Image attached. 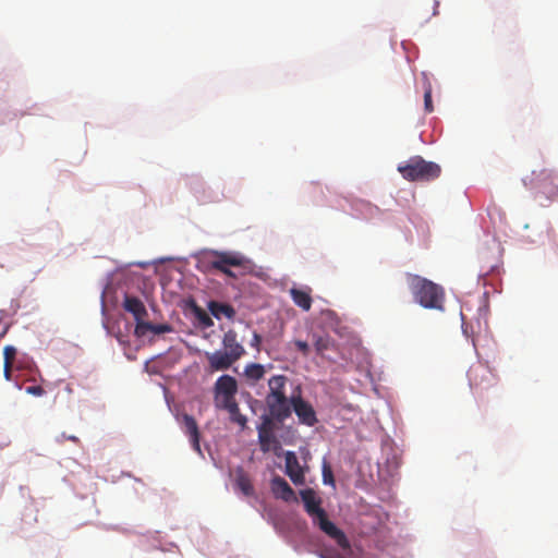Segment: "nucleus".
<instances>
[{"mask_svg":"<svg viewBox=\"0 0 558 558\" xmlns=\"http://www.w3.org/2000/svg\"><path fill=\"white\" fill-rule=\"evenodd\" d=\"M301 499L304 505V510L312 519L315 526H318L327 536L332 538L341 548L348 549L350 547L345 534L332 523L322 508V498L317 496L316 492L312 488H305L300 492Z\"/></svg>","mask_w":558,"mask_h":558,"instance_id":"obj_1","label":"nucleus"},{"mask_svg":"<svg viewBox=\"0 0 558 558\" xmlns=\"http://www.w3.org/2000/svg\"><path fill=\"white\" fill-rule=\"evenodd\" d=\"M409 286L415 301L423 307L444 308L445 293L440 286L416 275L409 277Z\"/></svg>","mask_w":558,"mask_h":558,"instance_id":"obj_2","label":"nucleus"},{"mask_svg":"<svg viewBox=\"0 0 558 558\" xmlns=\"http://www.w3.org/2000/svg\"><path fill=\"white\" fill-rule=\"evenodd\" d=\"M199 263L206 268L215 269L230 278H236L231 267H245L248 260L239 252L210 250L201 254Z\"/></svg>","mask_w":558,"mask_h":558,"instance_id":"obj_3","label":"nucleus"},{"mask_svg":"<svg viewBox=\"0 0 558 558\" xmlns=\"http://www.w3.org/2000/svg\"><path fill=\"white\" fill-rule=\"evenodd\" d=\"M398 171L407 181H432L441 173L438 163L425 160L422 156H413L399 163Z\"/></svg>","mask_w":558,"mask_h":558,"instance_id":"obj_4","label":"nucleus"},{"mask_svg":"<svg viewBox=\"0 0 558 558\" xmlns=\"http://www.w3.org/2000/svg\"><path fill=\"white\" fill-rule=\"evenodd\" d=\"M469 386L478 400L486 398L488 391L497 386L498 378L493 371L483 363H475L468 371Z\"/></svg>","mask_w":558,"mask_h":558,"instance_id":"obj_5","label":"nucleus"},{"mask_svg":"<svg viewBox=\"0 0 558 558\" xmlns=\"http://www.w3.org/2000/svg\"><path fill=\"white\" fill-rule=\"evenodd\" d=\"M238 383L230 375L220 376L214 387V401L217 409L225 410L236 403Z\"/></svg>","mask_w":558,"mask_h":558,"instance_id":"obj_6","label":"nucleus"},{"mask_svg":"<svg viewBox=\"0 0 558 558\" xmlns=\"http://www.w3.org/2000/svg\"><path fill=\"white\" fill-rule=\"evenodd\" d=\"M274 421L270 416L263 415L262 423L257 426L258 442L264 453L276 451L280 447L279 440L275 436Z\"/></svg>","mask_w":558,"mask_h":558,"instance_id":"obj_7","label":"nucleus"},{"mask_svg":"<svg viewBox=\"0 0 558 558\" xmlns=\"http://www.w3.org/2000/svg\"><path fill=\"white\" fill-rule=\"evenodd\" d=\"M291 405L300 423L311 427L317 423L314 408L310 402L305 401L301 395L291 397Z\"/></svg>","mask_w":558,"mask_h":558,"instance_id":"obj_8","label":"nucleus"},{"mask_svg":"<svg viewBox=\"0 0 558 558\" xmlns=\"http://www.w3.org/2000/svg\"><path fill=\"white\" fill-rule=\"evenodd\" d=\"M266 403L269 409L271 420L282 423L291 415V399L283 397H266Z\"/></svg>","mask_w":558,"mask_h":558,"instance_id":"obj_9","label":"nucleus"},{"mask_svg":"<svg viewBox=\"0 0 558 558\" xmlns=\"http://www.w3.org/2000/svg\"><path fill=\"white\" fill-rule=\"evenodd\" d=\"M286 474L295 485H303L305 482L304 471L296 454L293 451H287L284 454Z\"/></svg>","mask_w":558,"mask_h":558,"instance_id":"obj_10","label":"nucleus"},{"mask_svg":"<svg viewBox=\"0 0 558 558\" xmlns=\"http://www.w3.org/2000/svg\"><path fill=\"white\" fill-rule=\"evenodd\" d=\"M206 359L211 371H225L232 366L238 360L225 351L207 352Z\"/></svg>","mask_w":558,"mask_h":558,"instance_id":"obj_11","label":"nucleus"},{"mask_svg":"<svg viewBox=\"0 0 558 558\" xmlns=\"http://www.w3.org/2000/svg\"><path fill=\"white\" fill-rule=\"evenodd\" d=\"M271 492L274 496L278 499H282L284 501H295V493L288 484V482L279 475H276L271 480Z\"/></svg>","mask_w":558,"mask_h":558,"instance_id":"obj_12","label":"nucleus"},{"mask_svg":"<svg viewBox=\"0 0 558 558\" xmlns=\"http://www.w3.org/2000/svg\"><path fill=\"white\" fill-rule=\"evenodd\" d=\"M222 347L225 352L240 360L245 354L244 347L238 341V335L233 329H229L225 332L222 338Z\"/></svg>","mask_w":558,"mask_h":558,"instance_id":"obj_13","label":"nucleus"},{"mask_svg":"<svg viewBox=\"0 0 558 558\" xmlns=\"http://www.w3.org/2000/svg\"><path fill=\"white\" fill-rule=\"evenodd\" d=\"M182 422L184 425V432L190 437L191 445L193 449L202 454L201 445H199V429L195 418L190 414H183Z\"/></svg>","mask_w":558,"mask_h":558,"instance_id":"obj_14","label":"nucleus"},{"mask_svg":"<svg viewBox=\"0 0 558 558\" xmlns=\"http://www.w3.org/2000/svg\"><path fill=\"white\" fill-rule=\"evenodd\" d=\"M123 308L134 316L136 324L143 323L144 318L147 316L144 303L136 296L125 295Z\"/></svg>","mask_w":558,"mask_h":558,"instance_id":"obj_15","label":"nucleus"},{"mask_svg":"<svg viewBox=\"0 0 558 558\" xmlns=\"http://www.w3.org/2000/svg\"><path fill=\"white\" fill-rule=\"evenodd\" d=\"M539 177H542V182L538 187L542 192L547 193L549 197H558V175L544 169L539 172Z\"/></svg>","mask_w":558,"mask_h":558,"instance_id":"obj_16","label":"nucleus"},{"mask_svg":"<svg viewBox=\"0 0 558 558\" xmlns=\"http://www.w3.org/2000/svg\"><path fill=\"white\" fill-rule=\"evenodd\" d=\"M234 484H235V488L239 489L244 496H246V497L254 496L255 489L252 484L251 477L243 470V468H238L235 470Z\"/></svg>","mask_w":558,"mask_h":558,"instance_id":"obj_17","label":"nucleus"},{"mask_svg":"<svg viewBox=\"0 0 558 558\" xmlns=\"http://www.w3.org/2000/svg\"><path fill=\"white\" fill-rule=\"evenodd\" d=\"M290 295L294 304L299 307H301L303 311H310L312 307V296H311V289L303 290L298 288H292L290 290Z\"/></svg>","mask_w":558,"mask_h":558,"instance_id":"obj_18","label":"nucleus"},{"mask_svg":"<svg viewBox=\"0 0 558 558\" xmlns=\"http://www.w3.org/2000/svg\"><path fill=\"white\" fill-rule=\"evenodd\" d=\"M208 308L211 315L217 319H220L222 316L227 317L228 319H233L235 316V310L227 303L211 301L208 304Z\"/></svg>","mask_w":558,"mask_h":558,"instance_id":"obj_19","label":"nucleus"},{"mask_svg":"<svg viewBox=\"0 0 558 558\" xmlns=\"http://www.w3.org/2000/svg\"><path fill=\"white\" fill-rule=\"evenodd\" d=\"M170 330H171V327L168 324L155 325V324L147 323V322L136 324V327H135V333L138 337L144 336L146 333V331H151L155 335H160V333L169 332Z\"/></svg>","mask_w":558,"mask_h":558,"instance_id":"obj_20","label":"nucleus"},{"mask_svg":"<svg viewBox=\"0 0 558 558\" xmlns=\"http://www.w3.org/2000/svg\"><path fill=\"white\" fill-rule=\"evenodd\" d=\"M287 384V377L284 375H275L269 378L268 380V387H269V393L267 397H283L284 393V387Z\"/></svg>","mask_w":558,"mask_h":558,"instance_id":"obj_21","label":"nucleus"},{"mask_svg":"<svg viewBox=\"0 0 558 558\" xmlns=\"http://www.w3.org/2000/svg\"><path fill=\"white\" fill-rule=\"evenodd\" d=\"M244 375L250 380L258 381L265 375V367L258 363H250L244 368Z\"/></svg>","mask_w":558,"mask_h":558,"instance_id":"obj_22","label":"nucleus"},{"mask_svg":"<svg viewBox=\"0 0 558 558\" xmlns=\"http://www.w3.org/2000/svg\"><path fill=\"white\" fill-rule=\"evenodd\" d=\"M313 344L317 355L324 356L325 352L333 347V341L329 336H319L314 338Z\"/></svg>","mask_w":558,"mask_h":558,"instance_id":"obj_23","label":"nucleus"},{"mask_svg":"<svg viewBox=\"0 0 558 558\" xmlns=\"http://www.w3.org/2000/svg\"><path fill=\"white\" fill-rule=\"evenodd\" d=\"M225 410L229 412L231 422L236 423L242 428L246 427L247 418L240 412L238 402Z\"/></svg>","mask_w":558,"mask_h":558,"instance_id":"obj_24","label":"nucleus"},{"mask_svg":"<svg viewBox=\"0 0 558 558\" xmlns=\"http://www.w3.org/2000/svg\"><path fill=\"white\" fill-rule=\"evenodd\" d=\"M16 353L17 351L13 345H5L3 349L4 364L13 365Z\"/></svg>","mask_w":558,"mask_h":558,"instance_id":"obj_25","label":"nucleus"},{"mask_svg":"<svg viewBox=\"0 0 558 558\" xmlns=\"http://www.w3.org/2000/svg\"><path fill=\"white\" fill-rule=\"evenodd\" d=\"M323 482L325 484H330V485L335 486V478H333L331 468L326 462L323 465Z\"/></svg>","mask_w":558,"mask_h":558,"instance_id":"obj_26","label":"nucleus"},{"mask_svg":"<svg viewBox=\"0 0 558 558\" xmlns=\"http://www.w3.org/2000/svg\"><path fill=\"white\" fill-rule=\"evenodd\" d=\"M424 107L426 112L430 113L434 110V106L432 102V88L428 87L424 93Z\"/></svg>","mask_w":558,"mask_h":558,"instance_id":"obj_27","label":"nucleus"},{"mask_svg":"<svg viewBox=\"0 0 558 558\" xmlns=\"http://www.w3.org/2000/svg\"><path fill=\"white\" fill-rule=\"evenodd\" d=\"M293 343L296 347V349L302 353L303 356H308L311 348L306 341L295 340Z\"/></svg>","mask_w":558,"mask_h":558,"instance_id":"obj_28","label":"nucleus"},{"mask_svg":"<svg viewBox=\"0 0 558 558\" xmlns=\"http://www.w3.org/2000/svg\"><path fill=\"white\" fill-rule=\"evenodd\" d=\"M26 393L33 395L36 397H41L45 393V389L39 385L28 386L25 389Z\"/></svg>","mask_w":558,"mask_h":558,"instance_id":"obj_29","label":"nucleus"},{"mask_svg":"<svg viewBox=\"0 0 558 558\" xmlns=\"http://www.w3.org/2000/svg\"><path fill=\"white\" fill-rule=\"evenodd\" d=\"M198 319H199V323L204 326V327H211L214 325V322L213 319L205 313V312H201L198 314Z\"/></svg>","mask_w":558,"mask_h":558,"instance_id":"obj_30","label":"nucleus"},{"mask_svg":"<svg viewBox=\"0 0 558 558\" xmlns=\"http://www.w3.org/2000/svg\"><path fill=\"white\" fill-rule=\"evenodd\" d=\"M262 336L258 335L257 332H254L253 333V338H252V341H251V347L255 348L257 351H259V345L262 343Z\"/></svg>","mask_w":558,"mask_h":558,"instance_id":"obj_31","label":"nucleus"},{"mask_svg":"<svg viewBox=\"0 0 558 558\" xmlns=\"http://www.w3.org/2000/svg\"><path fill=\"white\" fill-rule=\"evenodd\" d=\"M12 367L13 365L12 364H4L3 363V375H4V378L7 380H10L11 379V375H12Z\"/></svg>","mask_w":558,"mask_h":558,"instance_id":"obj_32","label":"nucleus"},{"mask_svg":"<svg viewBox=\"0 0 558 558\" xmlns=\"http://www.w3.org/2000/svg\"><path fill=\"white\" fill-rule=\"evenodd\" d=\"M68 439L71 440V441H74V442L78 441V438L75 437V436H69Z\"/></svg>","mask_w":558,"mask_h":558,"instance_id":"obj_33","label":"nucleus"},{"mask_svg":"<svg viewBox=\"0 0 558 558\" xmlns=\"http://www.w3.org/2000/svg\"><path fill=\"white\" fill-rule=\"evenodd\" d=\"M7 330H8V327H5V328L3 329V331L0 333V339L4 336V333L7 332Z\"/></svg>","mask_w":558,"mask_h":558,"instance_id":"obj_34","label":"nucleus"}]
</instances>
